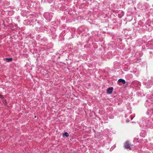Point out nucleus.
<instances>
[{
    "label": "nucleus",
    "instance_id": "obj_1",
    "mask_svg": "<svg viewBox=\"0 0 153 153\" xmlns=\"http://www.w3.org/2000/svg\"><path fill=\"white\" fill-rule=\"evenodd\" d=\"M43 16L48 21H50L51 19L52 16L51 15V13L49 12H45L44 13Z\"/></svg>",
    "mask_w": 153,
    "mask_h": 153
},
{
    "label": "nucleus",
    "instance_id": "obj_2",
    "mask_svg": "<svg viewBox=\"0 0 153 153\" xmlns=\"http://www.w3.org/2000/svg\"><path fill=\"white\" fill-rule=\"evenodd\" d=\"M124 147L125 149H129V150H132L130 147V144L128 141H126L124 143Z\"/></svg>",
    "mask_w": 153,
    "mask_h": 153
},
{
    "label": "nucleus",
    "instance_id": "obj_3",
    "mask_svg": "<svg viewBox=\"0 0 153 153\" xmlns=\"http://www.w3.org/2000/svg\"><path fill=\"white\" fill-rule=\"evenodd\" d=\"M153 85V79L149 80L146 83V87L147 88H150Z\"/></svg>",
    "mask_w": 153,
    "mask_h": 153
},
{
    "label": "nucleus",
    "instance_id": "obj_4",
    "mask_svg": "<svg viewBox=\"0 0 153 153\" xmlns=\"http://www.w3.org/2000/svg\"><path fill=\"white\" fill-rule=\"evenodd\" d=\"M145 27L149 31H151L153 30V27L151 25L146 24L145 25Z\"/></svg>",
    "mask_w": 153,
    "mask_h": 153
},
{
    "label": "nucleus",
    "instance_id": "obj_5",
    "mask_svg": "<svg viewBox=\"0 0 153 153\" xmlns=\"http://www.w3.org/2000/svg\"><path fill=\"white\" fill-rule=\"evenodd\" d=\"M113 87L108 88L107 90V93L109 94H111L113 91Z\"/></svg>",
    "mask_w": 153,
    "mask_h": 153
},
{
    "label": "nucleus",
    "instance_id": "obj_6",
    "mask_svg": "<svg viewBox=\"0 0 153 153\" xmlns=\"http://www.w3.org/2000/svg\"><path fill=\"white\" fill-rule=\"evenodd\" d=\"M36 21L35 18L33 16H31L30 17L29 21L32 22H34L35 21Z\"/></svg>",
    "mask_w": 153,
    "mask_h": 153
},
{
    "label": "nucleus",
    "instance_id": "obj_7",
    "mask_svg": "<svg viewBox=\"0 0 153 153\" xmlns=\"http://www.w3.org/2000/svg\"><path fill=\"white\" fill-rule=\"evenodd\" d=\"M146 114L148 115H150L151 114H153V109H149V110L147 111Z\"/></svg>",
    "mask_w": 153,
    "mask_h": 153
},
{
    "label": "nucleus",
    "instance_id": "obj_8",
    "mask_svg": "<svg viewBox=\"0 0 153 153\" xmlns=\"http://www.w3.org/2000/svg\"><path fill=\"white\" fill-rule=\"evenodd\" d=\"M118 82H122L123 84H124L126 83L125 80L122 79H119Z\"/></svg>",
    "mask_w": 153,
    "mask_h": 153
},
{
    "label": "nucleus",
    "instance_id": "obj_9",
    "mask_svg": "<svg viewBox=\"0 0 153 153\" xmlns=\"http://www.w3.org/2000/svg\"><path fill=\"white\" fill-rule=\"evenodd\" d=\"M149 13L153 16V8H151L150 9Z\"/></svg>",
    "mask_w": 153,
    "mask_h": 153
},
{
    "label": "nucleus",
    "instance_id": "obj_10",
    "mask_svg": "<svg viewBox=\"0 0 153 153\" xmlns=\"http://www.w3.org/2000/svg\"><path fill=\"white\" fill-rule=\"evenodd\" d=\"M68 136L69 134L67 132H65L63 134V137L65 136L66 137H68Z\"/></svg>",
    "mask_w": 153,
    "mask_h": 153
},
{
    "label": "nucleus",
    "instance_id": "obj_11",
    "mask_svg": "<svg viewBox=\"0 0 153 153\" xmlns=\"http://www.w3.org/2000/svg\"><path fill=\"white\" fill-rule=\"evenodd\" d=\"M111 141V139L110 138H108L106 140V142L109 143H110Z\"/></svg>",
    "mask_w": 153,
    "mask_h": 153
},
{
    "label": "nucleus",
    "instance_id": "obj_12",
    "mask_svg": "<svg viewBox=\"0 0 153 153\" xmlns=\"http://www.w3.org/2000/svg\"><path fill=\"white\" fill-rule=\"evenodd\" d=\"M37 22L39 26H41V25L42 24V21L40 22L38 21Z\"/></svg>",
    "mask_w": 153,
    "mask_h": 153
},
{
    "label": "nucleus",
    "instance_id": "obj_13",
    "mask_svg": "<svg viewBox=\"0 0 153 153\" xmlns=\"http://www.w3.org/2000/svg\"><path fill=\"white\" fill-rule=\"evenodd\" d=\"M6 61L7 62H10V58H7L5 59Z\"/></svg>",
    "mask_w": 153,
    "mask_h": 153
},
{
    "label": "nucleus",
    "instance_id": "obj_14",
    "mask_svg": "<svg viewBox=\"0 0 153 153\" xmlns=\"http://www.w3.org/2000/svg\"><path fill=\"white\" fill-rule=\"evenodd\" d=\"M0 97L1 98V99H2L3 98V96L2 95H0Z\"/></svg>",
    "mask_w": 153,
    "mask_h": 153
},
{
    "label": "nucleus",
    "instance_id": "obj_15",
    "mask_svg": "<svg viewBox=\"0 0 153 153\" xmlns=\"http://www.w3.org/2000/svg\"><path fill=\"white\" fill-rule=\"evenodd\" d=\"M12 60V58L10 57V61H11Z\"/></svg>",
    "mask_w": 153,
    "mask_h": 153
},
{
    "label": "nucleus",
    "instance_id": "obj_16",
    "mask_svg": "<svg viewBox=\"0 0 153 153\" xmlns=\"http://www.w3.org/2000/svg\"><path fill=\"white\" fill-rule=\"evenodd\" d=\"M36 116H35V118H36Z\"/></svg>",
    "mask_w": 153,
    "mask_h": 153
},
{
    "label": "nucleus",
    "instance_id": "obj_17",
    "mask_svg": "<svg viewBox=\"0 0 153 153\" xmlns=\"http://www.w3.org/2000/svg\"><path fill=\"white\" fill-rule=\"evenodd\" d=\"M152 92H153V90Z\"/></svg>",
    "mask_w": 153,
    "mask_h": 153
}]
</instances>
